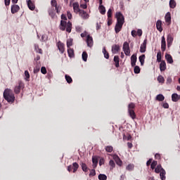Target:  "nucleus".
<instances>
[{"label":"nucleus","instance_id":"nucleus-1","mask_svg":"<svg viewBox=\"0 0 180 180\" xmlns=\"http://www.w3.org/2000/svg\"><path fill=\"white\" fill-rule=\"evenodd\" d=\"M115 17L117 18V23L115 27V32L117 34L122 30L123 25H124V16L122 13L117 12L115 14Z\"/></svg>","mask_w":180,"mask_h":180},{"label":"nucleus","instance_id":"nucleus-2","mask_svg":"<svg viewBox=\"0 0 180 180\" xmlns=\"http://www.w3.org/2000/svg\"><path fill=\"white\" fill-rule=\"evenodd\" d=\"M4 98L9 103H13L15 102V94L11 89H6L4 90Z\"/></svg>","mask_w":180,"mask_h":180},{"label":"nucleus","instance_id":"nucleus-3","mask_svg":"<svg viewBox=\"0 0 180 180\" xmlns=\"http://www.w3.org/2000/svg\"><path fill=\"white\" fill-rule=\"evenodd\" d=\"M59 27L60 30L64 31L66 30V32H68V33H71V30H72V23L70 22V21H68L67 22V21H64L62 20L60 21V25Z\"/></svg>","mask_w":180,"mask_h":180},{"label":"nucleus","instance_id":"nucleus-4","mask_svg":"<svg viewBox=\"0 0 180 180\" xmlns=\"http://www.w3.org/2000/svg\"><path fill=\"white\" fill-rule=\"evenodd\" d=\"M134 109H136V104H134V103H130L128 105V113L133 120L137 117L136 112H134Z\"/></svg>","mask_w":180,"mask_h":180},{"label":"nucleus","instance_id":"nucleus-5","mask_svg":"<svg viewBox=\"0 0 180 180\" xmlns=\"http://www.w3.org/2000/svg\"><path fill=\"white\" fill-rule=\"evenodd\" d=\"M25 88V83L22 80L18 81V84L14 87V92L17 95L20 94V90Z\"/></svg>","mask_w":180,"mask_h":180},{"label":"nucleus","instance_id":"nucleus-6","mask_svg":"<svg viewBox=\"0 0 180 180\" xmlns=\"http://www.w3.org/2000/svg\"><path fill=\"white\" fill-rule=\"evenodd\" d=\"M78 168H79V165H78V163L77 162H73L72 165H69L68 167V171L69 172H71V171H72L73 169V173L75 174V172L78 171Z\"/></svg>","mask_w":180,"mask_h":180},{"label":"nucleus","instance_id":"nucleus-7","mask_svg":"<svg viewBox=\"0 0 180 180\" xmlns=\"http://www.w3.org/2000/svg\"><path fill=\"white\" fill-rule=\"evenodd\" d=\"M122 49L125 56H130V46H129V43L125 41Z\"/></svg>","mask_w":180,"mask_h":180},{"label":"nucleus","instance_id":"nucleus-8","mask_svg":"<svg viewBox=\"0 0 180 180\" xmlns=\"http://www.w3.org/2000/svg\"><path fill=\"white\" fill-rule=\"evenodd\" d=\"M60 54H64V52L65 51V45L61 42V41H58L56 44Z\"/></svg>","mask_w":180,"mask_h":180},{"label":"nucleus","instance_id":"nucleus-9","mask_svg":"<svg viewBox=\"0 0 180 180\" xmlns=\"http://www.w3.org/2000/svg\"><path fill=\"white\" fill-rule=\"evenodd\" d=\"M147 50V39H144L143 44L140 46V53H146Z\"/></svg>","mask_w":180,"mask_h":180},{"label":"nucleus","instance_id":"nucleus-10","mask_svg":"<svg viewBox=\"0 0 180 180\" xmlns=\"http://www.w3.org/2000/svg\"><path fill=\"white\" fill-rule=\"evenodd\" d=\"M112 158L115 161L117 165H119V167L123 165V162H122V160H120V158H119L117 155H113Z\"/></svg>","mask_w":180,"mask_h":180},{"label":"nucleus","instance_id":"nucleus-11","mask_svg":"<svg viewBox=\"0 0 180 180\" xmlns=\"http://www.w3.org/2000/svg\"><path fill=\"white\" fill-rule=\"evenodd\" d=\"M86 44L88 47H92V46H94V39L92 37H91V35H87Z\"/></svg>","mask_w":180,"mask_h":180},{"label":"nucleus","instance_id":"nucleus-12","mask_svg":"<svg viewBox=\"0 0 180 180\" xmlns=\"http://www.w3.org/2000/svg\"><path fill=\"white\" fill-rule=\"evenodd\" d=\"M136 63H137V54H133L131 56V67H136Z\"/></svg>","mask_w":180,"mask_h":180},{"label":"nucleus","instance_id":"nucleus-13","mask_svg":"<svg viewBox=\"0 0 180 180\" xmlns=\"http://www.w3.org/2000/svg\"><path fill=\"white\" fill-rule=\"evenodd\" d=\"M19 9H20V7L17 4H13L11 6V13L15 14L18 13L19 12Z\"/></svg>","mask_w":180,"mask_h":180},{"label":"nucleus","instance_id":"nucleus-14","mask_svg":"<svg viewBox=\"0 0 180 180\" xmlns=\"http://www.w3.org/2000/svg\"><path fill=\"white\" fill-rule=\"evenodd\" d=\"M120 51V46L117 44H114L112 46V54H117Z\"/></svg>","mask_w":180,"mask_h":180},{"label":"nucleus","instance_id":"nucleus-15","mask_svg":"<svg viewBox=\"0 0 180 180\" xmlns=\"http://www.w3.org/2000/svg\"><path fill=\"white\" fill-rule=\"evenodd\" d=\"M79 16L82 17V19H89V14H87L85 11L81 10L79 13Z\"/></svg>","mask_w":180,"mask_h":180},{"label":"nucleus","instance_id":"nucleus-16","mask_svg":"<svg viewBox=\"0 0 180 180\" xmlns=\"http://www.w3.org/2000/svg\"><path fill=\"white\" fill-rule=\"evenodd\" d=\"M161 50L162 51H165V50H167V42L165 41V37H162Z\"/></svg>","mask_w":180,"mask_h":180},{"label":"nucleus","instance_id":"nucleus-17","mask_svg":"<svg viewBox=\"0 0 180 180\" xmlns=\"http://www.w3.org/2000/svg\"><path fill=\"white\" fill-rule=\"evenodd\" d=\"M27 4L30 11H34V9H36V6H34V3H33L32 0L27 1Z\"/></svg>","mask_w":180,"mask_h":180},{"label":"nucleus","instance_id":"nucleus-18","mask_svg":"<svg viewBox=\"0 0 180 180\" xmlns=\"http://www.w3.org/2000/svg\"><path fill=\"white\" fill-rule=\"evenodd\" d=\"M167 47H171V46L172 45V42L174 41V37H172V35H171V34L167 35Z\"/></svg>","mask_w":180,"mask_h":180},{"label":"nucleus","instance_id":"nucleus-19","mask_svg":"<svg viewBox=\"0 0 180 180\" xmlns=\"http://www.w3.org/2000/svg\"><path fill=\"white\" fill-rule=\"evenodd\" d=\"M156 28L158 32H162V21L161 20H158L156 22Z\"/></svg>","mask_w":180,"mask_h":180},{"label":"nucleus","instance_id":"nucleus-20","mask_svg":"<svg viewBox=\"0 0 180 180\" xmlns=\"http://www.w3.org/2000/svg\"><path fill=\"white\" fill-rule=\"evenodd\" d=\"M160 71H165L167 70V63H165V60H162L160 64Z\"/></svg>","mask_w":180,"mask_h":180},{"label":"nucleus","instance_id":"nucleus-21","mask_svg":"<svg viewBox=\"0 0 180 180\" xmlns=\"http://www.w3.org/2000/svg\"><path fill=\"white\" fill-rule=\"evenodd\" d=\"M68 54L70 58H74L75 57V53H74V49L71 48H68Z\"/></svg>","mask_w":180,"mask_h":180},{"label":"nucleus","instance_id":"nucleus-22","mask_svg":"<svg viewBox=\"0 0 180 180\" xmlns=\"http://www.w3.org/2000/svg\"><path fill=\"white\" fill-rule=\"evenodd\" d=\"M180 100V95H178V94H173L172 95V102H178V101Z\"/></svg>","mask_w":180,"mask_h":180},{"label":"nucleus","instance_id":"nucleus-23","mask_svg":"<svg viewBox=\"0 0 180 180\" xmlns=\"http://www.w3.org/2000/svg\"><path fill=\"white\" fill-rule=\"evenodd\" d=\"M73 9L76 13H79L81 9L79 8V4L77 2L73 4Z\"/></svg>","mask_w":180,"mask_h":180},{"label":"nucleus","instance_id":"nucleus-24","mask_svg":"<svg viewBox=\"0 0 180 180\" xmlns=\"http://www.w3.org/2000/svg\"><path fill=\"white\" fill-rule=\"evenodd\" d=\"M113 61L115 64L116 68H119V63L120 62V58H119V56H115Z\"/></svg>","mask_w":180,"mask_h":180},{"label":"nucleus","instance_id":"nucleus-25","mask_svg":"<svg viewBox=\"0 0 180 180\" xmlns=\"http://www.w3.org/2000/svg\"><path fill=\"white\" fill-rule=\"evenodd\" d=\"M165 58L169 64H172L174 63V59H172V56L171 55L167 53L165 55Z\"/></svg>","mask_w":180,"mask_h":180},{"label":"nucleus","instance_id":"nucleus-26","mask_svg":"<svg viewBox=\"0 0 180 180\" xmlns=\"http://www.w3.org/2000/svg\"><path fill=\"white\" fill-rule=\"evenodd\" d=\"M165 19L166 23L171 25V13H167L165 15Z\"/></svg>","mask_w":180,"mask_h":180},{"label":"nucleus","instance_id":"nucleus-27","mask_svg":"<svg viewBox=\"0 0 180 180\" xmlns=\"http://www.w3.org/2000/svg\"><path fill=\"white\" fill-rule=\"evenodd\" d=\"M98 11L101 15H105V13H106V8L103 6H99Z\"/></svg>","mask_w":180,"mask_h":180},{"label":"nucleus","instance_id":"nucleus-28","mask_svg":"<svg viewBox=\"0 0 180 180\" xmlns=\"http://www.w3.org/2000/svg\"><path fill=\"white\" fill-rule=\"evenodd\" d=\"M92 162H93V168H96V167H98V158L96 157H93Z\"/></svg>","mask_w":180,"mask_h":180},{"label":"nucleus","instance_id":"nucleus-29","mask_svg":"<svg viewBox=\"0 0 180 180\" xmlns=\"http://www.w3.org/2000/svg\"><path fill=\"white\" fill-rule=\"evenodd\" d=\"M141 65H144V61L146 60V55L143 54L139 57Z\"/></svg>","mask_w":180,"mask_h":180},{"label":"nucleus","instance_id":"nucleus-30","mask_svg":"<svg viewBox=\"0 0 180 180\" xmlns=\"http://www.w3.org/2000/svg\"><path fill=\"white\" fill-rule=\"evenodd\" d=\"M103 53L104 55V57L106 58V60H109V52H108V51H106V48L103 47Z\"/></svg>","mask_w":180,"mask_h":180},{"label":"nucleus","instance_id":"nucleus-31","mask_svg":"<svg viewBox=\"0 0 180 180\" xmlns=\"http://www.w3.org/2000/svg\"><path fill=\"white\" fill-rule=\"evenodd\" d=\"M165 99V97L162 94H158L156 96V101H158L159 102H162Z\"/></svg>","mask_w":180,"mask_h":180},{"label":"nucleus","instance_id":"nucleus-32","mask_svg":"<svg viewBox=\"0 0 180 180\" xmlns=\"http://www.w3.org/2000/svg\"><path fill=\"white\" fill-rule=\"evenodd\" d=\"M162 169H164L162 168V167L161 166V165H158L156 168L155 169V172L156 174H160L161 172V171H162Z\"/></svg>","mask_w":180,"mask_h":180},{"label":"nucleus","instance_id":"nucleus-33","mask_svg":"<svg viewBox=\"0 0 180 180\" xmlns=\"http://www.w3.org/2000/svg\"><path fill=\"white\" fill-rule=\"evenodd\" d=\"M176 6V2L175 1V0H170L169 1V7L172 9H174Z\"/></svg>","mask_w":180,"mask_h":180},{"label":"nucleus","instance_id":"nucleus-34","mask_svg":"<svg viewBox=\"0 0 180 180\" xmlns=\"http://www.w3.org/2000/svg\"><path fill=\"white\" fill-rule=\"evenodd\" d=\"M127 171L131 172L134 169V165L133 164H129L126 167Z\"/></svg>","mask_w":180,"mask_h":180},{"label":"nucleus","instance_id":"nucleus-35","mask_svg":"<svg viewBox=\"0 0 180 180\" xmlns=\"http://www.w3.org/2000/svg\"><path fill=\"white\" fill-rule=\"evenodd\" d=\"M65 80L67 81L68 84L72 83V78H71L70 75H65Z\"/></svg>","mask_w":180,"mask_h":180},{"label":"nucleus","instance_id":"nucleus-36","mask_svg":"<svg viewBox=\"0 0 180 180\" xmlns=\"http://www.w3.org/2000/svg\"><path fill=\"white\" fill-rule=\"evenodd\" d=\"M165 169H162V171L160 172V179L162 180H165L166 179V177H165Z\"/></svg>","mask_w":180,"mask_h":180},{"label":"nucleus","instance_id":"nucleus-37","mask_svg":"<svg viewBox=\"0 0 180 180\" xmlns=\"http://www.w3.org/2000/svg\"><path fill=\"white\" fill-rule=\"evenodd\" d=\"M105 150L107 153H112V151H113V146H105Z\"/></svg>","mask_w":180,"mask_h":180},{"label":"nucleus","instance_id":"nucleus-38","mask_svg":"<svg viewBox=\"0 0 180 180\" xmlns=\"http://www.w3.org/2000/svg\"><path fill=\"white\" fill-rule=\"evenodd\" d=\"M82 169L84 171V172H88V167L86 166V164L82 163L81 164Z\"/></svg>","mask_w":180,"mask_h":180},{"label":"nucleus","instance_id":"nucleus-39","mask_svg":"<svg viewBox=\"0 0 180 180\" xmlns=\"http://www.w3.org/2000/svg\"><path fill=\"white\" fill-rule=\"evenodd\" d=\"M83 61H86L88 60V53L86 51H84L82 55Z\"/></svg>","mask_w":180,"mask_h":180},{"label":"nucleus","instance_id":"nucleus-40","mask_svg":"<svg viewBox=\"0 0 180 180\" xmlns=\"http://www.w3.org/2000/svg\"><path fill=\"white\" fill-rule=\"evenodd\" d=\"M72 39H68L67 40V47L68 49H71V46H72Z\"/></svg>","mask_w":180,"mask_h":180},{"label":"nucleus","instance_id":"nucleus-41","mask_svg":"<svg viewBox=\"0 0 180 180\" xmlns=\"http://www.w3.org/2000/svg\"><path fill=\"white\" fill-rule=\"evenodd\" d=\"M158 82H160V84H164L165 79H164V77H162V75H159L158 77Z\"/></svg>","mask_w":180,"mask_h":180},{"label":"nucleus","instance_id":"nucleus-42","mask_svg":"<svg viewBox=\"0 0 180 180\" xmlns=\"http://www.w3.org/2000/svg\"><path fill=\"white\" fill-rule=\"evenodd\" d=\"M98 179L99 180H106V179H108V176H106V174H100L98 175Z\"/></svg>","mask_w":180,"mask_h":180},{"label":"nucleus","instance_id":"nucleus-43","mask_svg":"<svg viewBox=\"0 0 180 180\" xmlns=\"http://www.w3.org/2000/svg\"><path fill=\"white\" fill-rule=\"evenodd\" d=\"M162 60V56H161V52H158L157 54V61L158 63H161V60Z\"/></svg>","mask_w":180,"mask_h":180},{"label":"nucleus","instance_id":"nucleus-44","mask_svg":"<svg viewBox=\"0 0 180 180\" xmlns=\"http://www.w3.org/2000/svg\"><path fill=\"white\" fill-rule=\"evenodd\" d=\"M109 165H110V169H113V168H115V167H116V164L115 163V161H113L112 160H110L109 162Z\"/></svg>","mask_w":180,"mask_h":180},{"label":"nucleus","instance_id":"nucleus-45","mask_svg":"<svg viewBox=\"0 0 180 180\" xmlns=\"http://www.w3.org/2000/svg\"><path fill=\"white\" fill-rule=\"evenodd\" d=\"M140 67L139 66H135L134 68V74H140Z\"/></svg>","mask_w":180,"mask_h":180},{"label":"nucleus","instance_id":"nucleus-46","mask_svg":"<svg viewBox=\"0 0 180 180\" xmlns=\"http://www.w3.org/2000/svg\"><path fill=\"white\" fill-rule=\"evenodd\" d=\"M89 175V176H95V175H96V171L95 170V169H91Z\"/></svg>","mask_w":180,"mask_h":180},{"label":"nucleus","instance_id":"nucleus-47","mask_svg":"<svg viewBox=\"0 0 180 180\" xmlns=\"http://www.w3.org/2000/svg\"><path fill=\"white\" fill-rule=\"evenodd\" d=\"M157 164H158V162L157 161H153L151 164H150V168L152 169H155V167H157Z\"/></svg>","mask_w":180,"mask_h":180},{"label":"nucleus","instance_id":"nucleus-48","mask_svg":"<svg viewBox=\"0 0 180 180\" xmlns=\"http://www.w3.org/2000/svg\"><path fill=\"white\" fill-rule=\"evenodd\" d=\"M48 39H49V37L47 36V34H45L41 36L42 41H47Z\"/></svg>","mask_w":180,"mask_h":180},{"label":"nucleus","instance_id":"nucleus-49","mask_svg":"<svg viewBox=\"0 0 180 180\" xmlns=\"http://www.w3.org/2000/svg\"><path fill=\"white\" fill-rule=\"evenodd\" d=\"M51 4L52 8H56L57 6V1L51 0Z\"/></svg>","mask_w":180,"mask_h":180},{"label":"nucleus","instance_id":"nucleus-50","mask_svg":"<svg viewBox=\"0 0 180 180\" xmlns=\"http://www.w3.org/2000/svg\"><path fill=\"white\" fill-rule=\"evenodd\" d=\"M108 18H112V9L109 8L107 13Z\"/></svg>","mask_w":180,"mask_h":180},{"label":"nucleus","instance_id":"nucleus-51","mask_svg":"<svg viewBox=\"0 0 180 180\" xmlns=\"http://www.w3.org/2000/svg\"><path fill=\"white\" fill-rule=\"evenodd\" d=\"M25 76L27 80H28L29 78H30V74L29 73V71L27 70L25 71Z\"/></svg>","mask_w":180,"mask_h":180},{"label":"nucleus","instance_id":"nucleus-52","mask_svg":"<svg viewBox=\"0 0 180 180\" xmlns=\"http://www.w3.org/2000/svg\"><path fill=\"white\" fill-rule=\"evenodd\" d=\"M41 74H44V75L47 74V70L46 69V67H42L41 68Z\"/></svg>","mask_w":180,"mask_h":180},{"label":"nucleus","instance_id":"nucleus-53","mask_svg":"<svg viewBox=\"0 0 180 180\" xmlns=\"http://www.w3.org/2000/svg\"><path fill=\"white\" fill-rule=\"evenodd\" d=\"M80 8H82V9H86V8H88V5H86V3L81 4H80Z\"/></svg>","mask_w":180,"mask_h":180},{"label":"nucleus","instance_id":"nucleus-54","mask_svg":"<svg viewBox=\"0 0 180 180\" xmlns=\"http://www.w3.org/2000/svg\"><path fill=\"white\" fill-rule=\"evenodd\" d=\"M55 10L56 11V13H60V11H61V6H56L55 7Z\"/></svg>","mask_w":180,"mask_h":180},{"label":"nucleus","instance_id":"nucleus-55","mask_svg":"<svg viewBox=\"0 0 180 180\" xmlns=\"http://www.w3.org/2000/svg\"><path fill=\"white\" fill-rule=\"evenodd\" d=\"M131 34L132 36V37H136L137 36V31L136 30H132L131 32Z\"/></svg>","mask_w":180,"mask_h":180},{"label":"nucleus","instance_id":"nucleus-56","mask_svg":"<svg viewBox=\"0 0 180 180\" xmlns=\"http://www.w3.org/2000/svg\"><path fill=\"white\" fill-rule=\"evenodd\" d=\"M138 34V36L141 37L143 35V30H138L136 32V35Z\"/></svg>","mask_w":180,"mask_h":180},{"label":"nucleus","instance_id":"nucleus-57","mask_svg":"<svg viewBox=\"0 0 180 180\" xmlns=\"http://www.w3.org/2000/svg\"><path fill=\"white\" fill-rule=\"evenodd\" d=\"M153 162V159H149L146 162V166L150 167L151 165V163Z\"/></svg>","mask_w":180,"mask_h":180},{"label":"nucleus","instance_id":"nucleus-58","mask_svg":"<svg viewBox=\"0 0 180 180\" xmlns=\"http://www.w3.org/2000/svg\"><path fill=\"white\" fill-rule=\"evenodd\" d=\"M96 30H99L101 27V22H96Z\"/></svg>","mask_w":180,"mask_h":180},{"label":"nucleus","instance_id":"nucleus-59","mask_svg":"<svg viewBox=\"0 0 180 180\" xmlns=\"http://www.w3.org/2000/svg\"><path fill=\"white\" fill-rule=\"evenodd\" d=\"M6 6H9L11 5V0H4Z\"/></svg>","mask_w":180,"mask_h":180},{"label":"nucleus","instance_id":"nucleus-60","mask_svg":"<svg viewBox=\"0 0 180 180\" xmlns=\"http://www.w3.org/2000/svg\"><path fill=\"white\" fill-rule=\"evenodd\" d=\"M103 164H105V159L103 158H101L100 159V161H99V165H103Z\"/></svg>","mask_w":180,"mask_h":180},{"label":"nucleus","instance_id":"nucleus-61","mask_svg":"<svg viewBox=\"0 0 180 180\" xmlns=\"http://www.w3.org/2000/svg\"><path fill=\"white\" fill-rule=\"evenodd\" d=\"M40 71V68H34V74H37Z\"/></svg>","mask_w":180,"mask_h":180},{"label":"nucleus","instance_id":"nucleus-62","mask_svg":"<svg viewBox=\"0 0 180 180\" xmlns=\"http://www.w3.org/2000/svg\"><path fill=\"white\" fill-rule=\"evenodd\" d=\"M171 82H172V79L171 77H167V81H166V84H171Z\"/></svg>","mask_w":180,"mask_h":180},{"label":"nucleus","instance_id":"nucleus-63","mask_svg":"<svg viewBox=\"0 0 180 180\" xmlns=\"http://www.w3.org/2000/svg\"><path fill=\"white\" fill-rule=\"evenodd\" d=\"M61 19L62 20H67V15H65V14H62Z\"/></svg>","mask_w":180,"mask_h":180},{"label":"nucleus","instance_id":"nucleus-64","mask_svg":"<svg viewBox=\"0 0 180 180\" xmlns=\"http://www.w3.org/2000/svg\"><path fill=\"white\" fill-rule=\"evenodd\" d=\"M112 25V18H108V26Z\"/></svg>","mask_w":180,"mask_h":180}]
</instances>
